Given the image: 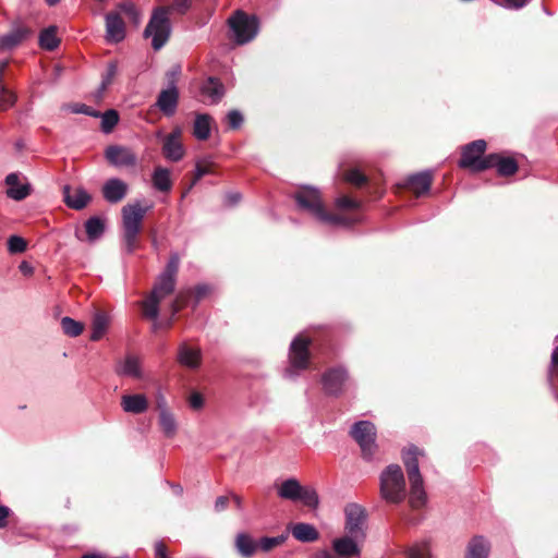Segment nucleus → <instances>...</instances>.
<instances>
[{
	"mask_svg": "<svg viewBox=\"0 0 558 558\" xmlns=\"http://www.w3.org/2000/svg\"><path fill=\"white\" fill-rule=\"evenodd\" d=\"M202 93L210 98L211 104H218L225 96V85L217 77H208L202 86Z\"/></svg>",
	"mask_w": 558,
	"mask_h": 558,
	"instance_id": "nucleus-30",
	"label": "nucleus"
},
{
	"mask_svg": "<svg viewBox=\"0 0 558 558\" xmlns=\"http://www.w3.org/2000/svg\"><path fill=\"white\" fill-rule=\"evenodd\" d=\"M507 5L514 9H520L524 7L527 0H505Z\"/></svg>",
	"mask_w": 558,
	"mask_h": 558,
	"instance_id": "nucleus-64",
	"label": "nucleus"
},
{
	"mask_svg": "<svg viewBox=\"0 0 558 558\" xmlns=\"http://www.w3.org/2000/svg\"><path fill=\"white\" fill-rule=\"evenodd\" d=\"M191 300H193L191 290L179 292L170 304V313L172 316H175L179 312L186 307Z\"/></svg>",
	"mask_w": 558,
	"mask_h": 558,
	"instance_id": "nucleus-40",
	"label": "nucleus"
},
{
	"mask_svg": "<svg viewBox=\"0 0 558 558\" xmlns=\"http://www.w3.org/2000/svg\"><path fill=\"white\" fill-rule=\"evenodd\" d=\"M153 320H154L153 329L156 331L159 328H171L173 325L174 316L171 315L170 318L165 324H161V323L157 322L156 319H153Z\"/></svg>",
	"mask_w": 558,
	"mask_h": 558,
	"instance_id": "nucleus-63",
	"label": "nucleus"
},
{
	"mask_svg": "<svg viewBox=\"0 0 558 558\" xmlns=\"http://www.w3.org/2000/svg\"><path fill=\"white\" fill-rule=\"evenodd\" d=\"M288 538L287 534H281L275 537H262L257 541L258 550L269 553L276 547L281 546Z\"/></svg>",
	"mask_w": 558,
	"mask_h": 558,
	"instance_id": "nucleus-39",
	"label": "nucleus"
},
{
	"mask_svg": "<svg viewBox=\"0 0 558 558\" xmlns=\"http://www.w3.org/2000/svg\"><path fill=\"white\" fill-rule=\"evenodd\" d=\"M16 100L17 97L12 90L8 89L5 85H0V112L13 107Z\"/></svg>",
	"mask_w": 558,
	"mask_h": 558,
	"instance_id": "nucleus-45",
	"label": "nucleus"
},
{
	"mask_svg": "<svg viewBox=\"0 0 558 558\" xmlns=\"http://www.w3.org/2000/svg\"><path fill=\"white\" fill-rule=\"evenodd\" d=\"M410 482L409 505L412 509H421L425 506L427 496L423 485V478L412 480Z\"/></svg>",
	"mask_w": 558,
	"mask_h": 558,
	"instance_id": "nucleus-29",
	"label": "nucleus"
},
{
	"mask_svg": "<svg viewBox=\"0 0 558 558\" xmlns=\"http://www.w3.org/2000/svg\"><path fill=\"white\" fill-rule=\"evenodd\" d=\"M299 500L310 508L318 506V495L313 488L302 486Z\"/></svg>",
	"mask_w": 558,
	"mask_h": 558,
	"instance_id": "nucleus-46",
	"label": "nucleus"
},
{
	"mask_svg": "<svg viewBox=\"0 0 558 558\" xmlns=\"http://www.w3.org/2000/svg\"><path fill=\"white\" fill-rule=\"evenodd\" d=\"M229 26L234 33V40L239 45L251 41L258 32V19L248 15L242 10L235 11L228 20Z\"/></svg>",
	"mask_w": 558,
	"mask_h": 558,
	"instance_id": "nucleus-7",
	"label": "nucleus"
},
{
	"mask_svg": "<svg viewBox=\"0 0 558 558\" xmlns=\"http://www.w3.org/2000/svg\"><path fill=\"white\" fill-rule=\"evenodd\" d=\"M292 536L302 543H313L318 541L319 532L308 523H296L291 527Z\"/></svg>",
	"mask_w": 558,
	"mask_h": 558,
	"instance_id": "nucleus-28",
	"label": "nucleus"
},
{
	"mask_svg": "<svg viewBox=\"0 0 558 558\" xmlns=\"http://www.w3.org/2000/svg\"><path fill=\"white\" fill-rule=\"evenodd\" d=\"M5 183L9 186L7 190V195L14 201H23L32 193L31 184H20V177L15 172L7 175Z\"/></svg>",
	"mask_w": 558,
	"mask_h": 558,
	"instance_id": "nucleus-23",
	"label": "nucleus"
},
{
	"mask_svg": "<svg viewBox=\"0 0 558 558\" xmlns=\"http://www.w3.org/2000/svg\"><path fill=\"white\" fill-rule=\"evenodd\" d=\"M119 13H123L131 23L137 26L141 22V13L135 4L131 1H124L118 5Z\"/></svg>",
	"mask_w": 558,
	"mask_h": 558,
	"instance_id": "nucleus-42",
	"label": "nucleus"
},
{
	"mask_svg": "<svg viewBox=\"0 0 558 558\" xmlns=\"http://www.w3.org/2000/svg\"><path fill=\"white\" fill-rule=\"evenodd\" d=\"M490 549L492 545L487 538L475 535L466 545L464 558H488Z\"/></svg>",
	"mask_w": 558,
	"mask_h": 558,
	"instance_id": "nucleus-24",
	"label": "nucleus"
},
{
	"mask_svg": "<svg viewBox=\"0 0 558 558\" xmlns=\"http://www.w3.org/2000/svg\"><path fill=\"white\" fill-rule=\"evenodd\" d=\"M192 291V299L194 300V305H196L199 301H202L208 293L209 287L206 284L196 286Z\"/></svg>",
	"mask_w": 558,
	"mask_h": 558,
	"instance_id": "nucleus-54",
	"label": "nucleus"
},
{
	"mask_svg": "<svg viewBox=\"0 0 558 558\" xmlns=\"http://www.w3.org/2000/svg\"><path fill=\"white\" fill-rule=\"evenodd\" d=\"M104 198L111 204H117L121 202L128 193V184L117 178L109 179L104 184L102 189Z\"/></svg>",
	"mask_w": 558,
	"mask_h": 558,
	"instance_id": "nucleus-20",
	"label": "nucleus"
},
{
	"mask_svg": "<svg viewBox=\"0 0 558 558\" xmlns=\"http://www.w3.org/2000/svg\"><path fill=\"white\" fill-rule=\"evenodd\" d=\"M155 408L158 414L171 411L162 393L156 396Z\"/></svg>",
	"mask_w": 558,
	"mask_h": 558,
	"instance_id": "nucleus-57",
	"label": "nucleus"
},
{
	"mask_svg": "<svg viewBox=\"0 0 558 558\" xmlns=\"http://www.w3.org/2000/svg\"><path fill=\"white\" fill-rule=\"evenodd\" d=\"M161 153L166 159L173 162H178L184 157L185 149L182 144V130L179 126L163 136Z\"/></svg>",
	"mask_w": 558,
	"mask_h": 558,
	"instance_id": "nucleus-13",
	"label": "nucleus"
},
{
	"mask_svg": "<svg viewBox=\"0 0 558 558\" xmlns=\"http://www.w3.org/2000/svg\"><path fill=\"white\" fill-rule=\"evenodd\" d=\"M121 408L126 413L142 414L148 409V400L145 395H123L121 398Z\"/></svg>",
	"mask_w": 558,
	"mask_h": 558,
	"instance_id": "nucleus-25",
	"label": "nucleus"
},
{
	"mask_svg": "<svg viewBox=\"0 0 558 558\" xmlns=\"http://www.w3.org/2000/svg\"><path fill=\"white\" fill-rule=\"evenodd\" d=\"M336 207L340 210H355L360 208V203L347 195L336 199Z\"/></svg>",
	"mask_w": 558,
	"mask_h": 558,
	"instance_id": "nucleus-48",
	"label": "nucleus"
},
{
	"mask_svg": "<svg viewBox=\"0 0 558 558\" xmlns=\"http://www.w3.org/2000/svg\"><path fill=\"white\" fill-rule=\"evenodd\" d=\"M229 505V497L228 496H219L215 501V510L217 512H221L227 509Z\"/></svg>",
	"mask_w": 558,
	"mask_h": 558,
	"instance_id": "nucleus-61",
	"label": "nucleus"
},
{
	"mask_svg": "<svg viewBox=\"0 0 558 558\" xmlns=\"http://www.w3.org/2000/svg\"><path fill=\"white\" fill-rule=\"evenodd\" d=\"M180 73H181V70L179 66H175L166 73V77L168 80L169 86H175V83L180 76Z\"/></svg>",
	"mask_w": 558,
	"mask_h": 558,
	"instance_id": "nucleus-59",
	"label": "nucleus"
},
{
	"mask_svg": "<svg viewBox=\"0 0 558 558\" xmlns=\"http://www.w3.org/2000/svg\"><path fill=\"white\" fill-rule=\"evenodd\" d=\"M70 109L73 113H83V114L95 117V118H98L100 116L99 111H96L93 108H90L84 104L71 105Z\"/></svg>",
	"mask_w": 558,
	"mask_h": 558,
	"instance_id": "nucleus-52",
	"label": "nucleus"
},
{
	"mask_svg": "<svg viewBox=\"0 0 558 558\" xmlns=\"http://www.w3.org/2000/svg\"><path fill=\"white\" fill-rule=\"evenodd\" d=\"M226 204L228 206H234L241 201V194L238 192H230L226 194Z\"/></svg>",
	"mask_w": 558,
	"mask_h": 558,
	"instance_id": "nucleus-62",
	"label": "nucleus"
},
{
	"mask_svg": "<svg viewBox=\"0 0 558 558\" xmlns=\"http://www.w3.org/2000/svg\"><path fill=\"white\" fill-rule=\"evenodd\" d=\"M192 0H173L172 4L169 5L170 12H177L179 14H185L191 8Z\"/></svg>",
	"mask_w": 558,
	"mask_h": 558,
	"instance_id": "nucleus-53",
	"label": "nucleus"
},
{
	"mask_svg": "<svg viewBox=\"0 0 558 558\" xmlns=\"http://www.w3.org/2000/svg\"><path fill=\"white\" fill-rule=\"evenodd\" d=\"M61 328L64 335L69 337H77L83 332L84 324L65 316L61 319Z\"/></svg>",
	"mask_w": 558,
	"mask_h": 558,
	"instance_id": "nucleus-41",
	"label": "nucleus"
},
{
	"mask_svg": "<svg viewBox=\"0 0 558 558\" xmlns=\"http://www.w3.org/2000/svg\"><path fill=\"white\" fill-rule=\"evenodd\" d=\"M243 116L240 111L238 110H231L228 114H227V121H228V125L231 130H238L241 128L242 123H243Z\"/></svg>",
	"mask_w": 558,
	"mask_h": 558,
	"instance_id": "nucleus-50",
	"label": "nucleus"
},
{
	"mask_svg": "<svg viewBox=\"0 0 558 558\" xmlns=\"http://www.w3.org/2000/svg\"><path fill=\"white\" fill-rule=\"evenodd\" d=\"M118 373L134 378H140L142 376V371L138 359L133 355H128L121 368L118 369Z\"/></svg>",
	"mask_w": 558,
	"mask_h": 558,
	"instance_id": "nucleus-38",
	"label": "nucleus"
},
{
	"mask_svg": "<svg viewBox=\"0 0 558 558\" xmlns=\"http://www.w3.org/2000/svg\"><path fill=\"white\" fill-rule=\"evenodd\" d=\"M118 72V64L116 61H111L108 63L107 65V72H106V75L104 76V80H102V83H101V87L102 89H105L108 85L111 84L113 77L116 76Z\"/></svg>",
	"mask_w": 558,
	"mask_h": 558,
	"instance_id": "nucleus-51",
	"label": "nucleus"
},
{
	"mask_svg": "<svg viewBox=\"0 0 558 558\" xmlns=\"http://www.w3.org/2000/svg\"><path fill=\"white\" fill-rule=\"evenodd\" d=\"M189 404L193 410H201L204 405V398L199 392H192L189 398Z\"/></svg>",
	"mask_w": 558,
	"mask_h": 558,
	"instance_id": "nucleus-56",
	"label": "nucleus"
},
{
	"mask_svg": "<svg viewBox=\"0 0 558 558\" xmlns=\"http://www.w3.org/2000/svg\"><path fill=\"white\" fill-rule=\"evenodd\" d=\"M211 172V169H210V165H204V163H201V162H197L196 163V171H195V175H194V179L191 183V186L190 189L199 180L202 179L204 175L208 174Z\"/></svg>",
	"mask_w": 558,
	"mask_h": 558,
	"instance_id": "nucleus-55",
	"label": "nucleus"
},
{
	"mask_svg": "<svg viewBox=\"0 0 558 558\" xmlns=\"http://www.w3.org/2000/svg\"><path fill=\"white\" fill-rule=\"evenodd\" d=\"M158 425L166 438H174L178 434L179 424L172 411L158 414Z\"/></svg>",
	"mask_w": 558,
	"mask_h": 558,
	"instance_id": "nucleus-32",
	"label": "nucleus"
},
{
	"mask_svg": "<svg viewBox=\"0 0 558 558\" xmlns=\"http://www.w3.org/2000/svg\"><path fill=\"white\" fill-rule=\"evenodd\" d=\"M349 372L344 366H333L322 375L323 390L327 396L339 397L345 391Z\"/></svg>",
	"mask_w": 558,
	"mask_h": 558,
	"instance_id": "nucleus-11",
	"label": "nucleus"
},
{
	"mask_svg": "<svg viewBox=\"0 0 558 558\" xmlns=\"http://www.w3.org/2000/svg\"><path fill=\"white\" fill-rule=\"evenodd\" d=\"M27 248V242L19 236V235H11L8 239V250L11 254H20L25 252Z\"/></svg>",
	"mask_w": 558,
	"mask_h": 558,
	"instance_id": "nucleus-47",
	"label": "nucleus"
},
{
	"mask_svg": "<svg viewBox=\"0 0 558 558\" xmlns=\"http://www.w3.org/2000/svg\"><path fill=\"white\" fill-rule=\"evenodd\" d=\"M211 117L209 114H197L194 121L193 135L199 141H206L210 135Z\"/></svg>",
	"mask_w": 558,
	"mask_h": 558,
	"instance_id": "nucleus-35",
	"label": "nucleus"
},
{
	"mask_svg": "<svg viewBox=\"0 0 558 558\" xmlns=\"http://www.w3.org/2000/svg\"><path fill=\"white\" fill-rule=\"evenodd\" d=\"M60 39L57 36V27L49 26L39 34V46L48 51H53L58 48Z\"/></svg>",
	"mask_w": 558,
	"mask_h": 558,
	"instance_id": "nucleus-36",
	"label": "nucleus"
},
{
	"mask_svg": "<svg viewBox=\"0 0 558 558\" xmlns=\"http://www.w3.org/2000/svg\"><path fill=\"white\" fill-rule=\"evenodd\" d=\"M343 180L356 187H362L368 182L367 177L359 169L345 170L343 172Z\"/></svg>",
	"mask_w": 558,
	"mask_h": 558,
	"instance_id": "nucleus-44",
	"label": "nucleus"
},
{
	"mask_svg": "<svg viewBox=\"0 0 558 558\" xmlns=\"http://www.w3.org/2000/svg\"><path fill=\"white\" fill-rule=\"evenodd\" d=\"M85 231L90 242L99 239L105 232V222L99 217H90L85 222Z\"/></svg>",
	"mask_w": 558,
	"mask_h": 558,
	"instance_id": "nucleus-37",
	"label": "nucleus"
},
{
	"mask_svg": "<svg viewBox=\"0 0 558 558\" xmlns=\"http://www.w3.org/2000/svg\"><path fill=\"white\" fill-rule=\"evenodd\" d=\"M379 494L388 504L399 505L405 499V478L398 464H389L379 476Z\"/></svg>",
	"mask_w": 558,
	"mask_h": 558,
	"instance_id": "nucleus-3",
	"label": "nucleus"
},
{
	"mask_svg": "<svg viewBox=\"0 0 558 558\" xmlns=\"http://www.w3.org/2000/svg\"><path fill=\"white\" fill-rule=\"evenodd\" d=\"M487 144L484 140H476L461 149V158L458 162L460 168L469 169L473 172H482L486 170L484 165L488 163V155L484 156Z\"/></svg>",
	"mask_w": 558,
	"mask_h": 558,
	"instance_id": "nucleus-8",
	"label": "nucleus"
},
{
	"mask_svg": "<svg viewBox=\"0 0 558 558\" xmlns=\"http://www.w3.org/2000/svg\"><path fill=\"white\" fill-rule=\"evenodd\" d=\"M110 324V318L108 314L102 310H97L93 316L92 322V335L90 340L92 341H98L102 338L105 332L108 329V326Z\"/></svg>",
	"mask_w": 558,
	"mask_h": 558,
	"instance_id": "nucleus-31",
	"label": "nucleus"
},
{
	"mask_svg": "<svg viewBox=\"0 0 558 558\" xmlns=\"http://www.w3.org/2000/svg\"><path fill=\"white\" fill-rule=\"evenodd\" d=\"M180 256L178 253H171L170 258L163 271L157 277L150 293L145 300L140 302L143 316L148 319H157L159 315V304L175 290L177 276L179 272Z\"/></svg>",
	"mask_w": 558,
	"mask_h": 558,
	"instance_id": "nucleus-1",
	"label": "nucleus"
},
{
	"mask_svg": "<svg viewBox=\"0 0 558 558\" xmlns=\"http://www.w3.org/2000/svg\"><path fill=\"white\" fill-rule=\"evenodd\" d=\"M420 456H423V451L414 445H411L402 451V461L404 463L409 481L423 478L418 468Z\"/></svg>",
	"mask_w": 558,
	"mask_h": 558,
	"instance_id": "nucleus-21",
	"label": "nucleus"
},
{
	"mask_svg": "<svg viewBox=\"0 0 558 558\" xmlns=\"http://www.w3.org/2000/svg\"><path fill=\"white\" fill-rule=\"evenodd\" d=\"M312 340L308 337L303 335L296 336L290 345L289 351V361L290 368L287 369L288 373L292 374V369H306L310 364V345Z\"/></svg>",
	"mask_w": 558,
	"mask_h": 558,
	"instance_id": "nucleus-12",
	"label": "nucleus"
},
{
	"mask_svg": "<svg viewBox=\"0 0 558 558\" xmlns=\"http://www.w3.org/2000/svg\"><path fill=\"white\" fill-rule=\"evenodd\" d=\"M107 160L117 167H132L136 163V155L128 147L112 145L107 147Z\"/></svg>",
	"mask_w": 558,
	"mask_h": 558,
	"instance_id": "nucleus-18",
	"label": "nucleus"
},
{
	"mask_svg": "<svg viewBox=\"0 0 558 558\" xmlns=\"http://www.w3.org/2000/svg\"><path fill=\"white\" fill-rule=\"evenodd\" d=\"M101 117V130L105 133H110L119 122V113L114 109H109Z\"/></svg>",
	"mask_w": 558,
	"mask_h": 558,
	"instance_id": "nucleus-43",
	"label": "nucleus"
},
{
	"mask_svg": "<svg viewBox=\"0 0 558 558\" xmlns=\"http://www.w3.org/2000/svg\"><path fill=\"white\" fill-rule=\"evenodd\" d=\"M298 205L314 215L319 221L329 225L349 226L352 221L340 214L327 211L323 205L320 194L316 189L303 187L294 194Z\"/></svg>",
	"mask_w": 558,
	"mask_h": 558,
	"instance_id": "nucleus-2",
	"label": "nucleus"
},
{
	"mask_svg": "<svg viewBox=\"0 0 558 558\" xmlns=\"http://www.w3.org/2000/svg\"><path fill=\"white\" fill-rule=\"evenodd\" d=\"M407 558H429V547L427 544L414 545L407 551Z\"/></svg>",
	"mask_w": 558,
	"mask_h": 558,
	"instance_id": "nucleus-49",
	"label": "nucleus"
},
{
	"mask_svg": "<svg viewBox=\"0 0 558 558\" xmlns=\"http://www.w3.org/2000/svg\"><path fill=\"white\" fill-rule=\"evenodd\" d=\"M170 8L158 7L154 10L151 17L145 27L144 36H153L151 46L159 50L169 39L171 25L169 20Z\"/></svg>",
	"mask_w": 558,
	"mask_h": 558,
	"instance_id": "nucleus-5",
	"label": "nucleus"
},
{
	"mask_svg": "<svg viewBox=\"0 0 558 558\" xmlns=\"http://www.w3.org/2000/svg\"><path fill=\"white\" fill-rule=\"evenodd\" d=\"M350 436L359 445L362 458L372 461L378 452L376 426L369 421H359L352 425Z\"/></svg>",
	"mask_w": 558,
	"mask_h": 558,
	"instance_id": "nucleus-6",
	"label": "nucleus"
},
{
	"mask_svg": "<svg viewBox=\"0 0 558 558\" xmlns=\"http://www.w3.org/2000/svg\"><path fill=\"white\" fill-rule=\"evenodd\" d=\"M234 547L243 558H252L258 551L257 541L248 533H238L234 538Z\"/></svg>",
	"mask_w": 558,
	"mask_h": 558,
	"instance_id": "nucleus-27",
	"label": "nucleus"
},
{
	"mask_svg": "<svg viewBox=\"0 0 558 558\" xmlns=\"http://www.w3.org/2000/svg\"><path fill=\"white\" fill-rule=\"evenodd\" d=\"M179 102V92L177 86H169L162 89L157 98V107L167 117L172 116L175 112Z\"/></svg>",
	"mask_w": 558,
	"mask_h": 558,
	"instance_id": "nucleus-22",
	"label": "nucleus"
},
{
	"mask_svg": "<svg viewBox=\"0 0 558 558\" xmlns=\"http://www.w3.org/2000/svg\"><path fill=\"white\" fill-rule=\"evenodd\" d=\"M92 201V195L83 187L63 186V202L69 208L84 209Z\"/></svg>",
	"mask_w": 558,
	"mask_h": 558,
	"instance_id": "nucleus-17",
	"label": "nucleus"
},
{
	"mask_svg": "<svg viewBox=\"0 0 558 558\" xmlns=\"http://www.w3.org/2000/svg\"><path fill=\"white\" fill-rule=\"evenodd\" d=\"M484 168L490 169L496 168L498 175L500 177H512L519 170L518 161L513 157H505L500 154H489L488 163Z\"/></svg>",
	"mask_w": 558,
	"mask_h": 558,
	"instance_id": "nucleus-16",
	"label": "nucleus"
},
{
	"mask_svg": "<svg viewBox=\"0 0 558 558\" xmlns=\"http://www.w3.org/2000/svg\"><path fill=\"white\" fill-rule=\"evenodd\" d=\"M302 485L295 478H289L282 482L278 488L279 497L292 501H298L300 498Z\"/></svg>",
	"mask_w": 558,
	"mask_h": 558,
	"instance_id": "nucleus-34",
	"label": "nucleus"
},
{
	"mask_svg": "<svg viewBox=\"0 0 558 558\" xmlns=\"http://www.w3.org/2000/svg\"><path fill=\"white\" fill-rule=\"evenodd\" d=\"M12 514V510L3 505H0V529L8 526V519Z\"/></svg>",
	"mask_w": 558,
	"mask_h": 558,
	"instance_id": "nucleus-58",
	"label": "nucleus"
},
{
	"mask_svg": "<svg viewBox=\"0 0 558 558\" xmlns=\"http://www.w3.org/2000/svg\"><path fill=\"white\" fill-rule=\"evenodd\" d=\"M106 38L109 43H120L125 37V23L119 12L106 15Z\"/></svg>",
	"mask_w": 558,
	"mask_h": 558,
	"instance_id": "nucleus-19",
	"label": "nucleus"
},
{
	"mask_svg": "<svg viewBox=\"0 0 558 558\" xmlns=\"http://www.w3.org/2000/svg\"><path fill=\"white\" fill-rule=\"evenodd\" d=\"M154 187L163 193H168L172 189L170 179V170L163 167H156L151 177Z\"/></svg>",
	"mask_w": 558,
	"mask_h": 558,
	"instance_id": "nucleus-33",
	"label": "nucleus"
},
{
	"mask_svg": "<svg viewBox=\"0 0 558 558\" xmlns=\"http://www.w3.org/2000/svg\"><path fill=\"white\" fill-rule=\"evenodd\" d=\"M364 541L357 539L351 535H343L332 541V549L337 556L329 550L324 549L316 553L315 558H350L360 556V543Z\"/></svg>",
	"mask_w": 558,
	"mask_h": 558,
	"instance_id": "nucleus-10",
	"label": "nucleus"
},
{
	"mask_svg": "<svg viewBox=\"0 0 558 558\" xmlns=\"http://www.w3.org/2000/svg\"><path fill=\"white\" fill-rule=\"evenodd\" d=\"M433 183V174L429 171L418 172L408 177L402 184L401 189L412 192L416 197L427 193Z\"/></svg>",
	"mask_w": 558,
	"mask_h": 558,
	"instance_id": "nucleus-15",
	"label": "nucleus"
},
{
	"mask_svg": "<svg viewBox=\"0 0 558 558\" xmlns=\"http://www.w3.org/2000/svg\"><path fill=\"white\" fill-rule=\"evenodd\" d=\"M33 31L23 24L15 25L9 33L0 37V52L10 51L25 41Z\"/></svg>",
	"mask_w": 558,
	"mask_h": 558,
	"instance_id": "nucleus-14",
	"label": "nucleus"
},
{
	"mask_svg": "<svg viewBox=\"0 0 558 558\" xmlns=\"http://www.w3.org/2000/svg\"><path fill=\"white\" fill-rule=\"evenodd\" d=\"M148 208L142 207L140 203L122 207L123 243L129 254H132L138 246L142 222Z\"/></svg>",
	"mask_w": 558,
	"mask_h": 558,
	"instance_id": "nucleus-4",
	"label": "nucleus"
},
{
	"mask_svg": "<svg viewBox=\"0 0 558 558\" xmlns=\"http://www.w3.org/2000/svg\"><path fill=\"white\" fill-rule=\"evenodd\" d=\"M178 362L189 368H196L201 364L202 352L198 348H191L186 343H182L178 349Z\"/></svg>",
	"mask_w": 558,
	"mask_h": 558,
	"instance_id": "nucleus-26",
	"label": "nucleus"
},
{
	"mask_svg": "<svg viewBox=\"0 0 558 558\" xmlns=\"http://www.w3.org/2000/svg\"><path fill=\"white\" fill-rule=\"evenodd\" d=\"M345 523L344 531L347 535L365 541L366 538V519L365 508L357 504H349L344 508Z\"/></svg>",
	"mask_w": 558,
	"mask_h": 558,
	"instance_id": "nucleus-9",
	"label": "nucleus"
},
{
	"mask_svg": "<svg viewBox=\"0 0 558 558\" xmlns=\"http://www.w3.org/2000/svg\"><path fill=\"white\" fill-rule=\"evenodd\" d=\"M155 557L156 558H170L167 554V546L163 542H157L155 544Z\"/></svg>",
	"mask_w": 558,
	"mask_h": 558,
	"instance_id": "nucleus-60",
	"label": "nucleus"
}]
</instances>
